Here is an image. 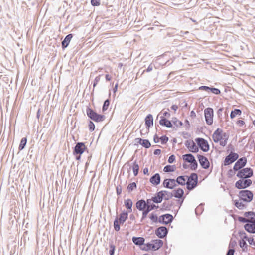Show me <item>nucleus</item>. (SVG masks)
<instances>
[{"label":"nucleus","mask_w":255,"mask_h":255,"mask_svg":"<svg viewBox=\"0 0 255 255\" xmlns=\"http://www.w3.org/2000/svg\"><path fill=\"white\" fill-rule=\"evenodd\" d=\"M161 180V177L158 173H156L150 179V182L153 186H157L159 184Z\"/></svg>","instance_id":"19"},{"label":"nucleus","mask_w":255,"mask_h":255,"mask_svg":"<svg viewBox=\"0 0 255 255\" xmlns=\"http://www.w3.org/2000/svg\"><path fill=\"white\" fill-rule=\"evenodd\" d=\"M198 176L196 173H192L190 176H187L186 181L187 188L189 190L194 189L197 184Z\"/></svg>","instance_id":"6"},{"label":"nucleus","mask_w":255,"mask_h":255,"mask_svg":"<svg viewBox=\"0 0 255 255\" xmlns=\"http://www.w3.org/2000/svg\"><path fill=\"white\" fill-rule=\"evenodd\" d=\"M142 139L140 138H137L135 139V141L137 144H141Z\"/></svg>","instance_id":"56"},{"label":"nucleus","mask_w":255,"mask_h":255,"mask_svg":"<svg viewBox=\"0 0 255 255\" xmlns=\"http://www.w3.org/2000/svg\"><path fill=\"white\" fill-rule=\"evenodd\" d=\"M247 159L245 157L239 159L235 164L233 169L235 171H238L244 167L246 164Z\"/></svg>","instance_id":"13"},{"label":"nucleus","mask_w":255,"mask_h":255,"mask_svg":"<svg viewBox=\"0 0 255 255\" xmlns=\"http://www.w3.org/2000/svg\"><path fill=\"white\" fill-rule=\"evenodd\" d=\"M187 180V176H180L177 178L176 182H177L179 184L181 185H185L186 184V181Z\"/></svg>","instance_id":"29"},{"label":"nucleus","mask_w":255,"mask_h":255,"mask_svg":"<svg viewBox=\"0 0 255 255\" xmlns=\"http://www.w3.org/2000/svg\"><path fill=\"white\" fill-rule=\"evenodd\" d=\"M143 173L144 174H146L147 175H149V170L148 169V168H145L143 169Z\"/></svg>","instance_id":"58"},{"label":"nucleus","mask_w":255,"mask_h":255,"mask_svg":"<svg viewBox=\"0 0 255 255\" xmlns=\"http://www.w3.org/2000/svg\"><path fill=\"white\" fill-rule=\"evenodd\" d=\"M175 160V156L174 155H171L168 158V162L169 163H172Z\"/></svg>","instance_id":"49"},{"label":"nucleus","mask_w":255,"mask_h":255,"mask_svg":"<svg viewBox=\"0 0 255 255\" xmlns=\"http://www.w3.org/2000/svg\"><path fill=\"white\" fill-rule=\"evenodd\" d=\"M234 252L235 251L234 249H229L227 254V255H234Z\"/></svg>","instance_id":"54"},{"label":"nucleus","mask_w":255,"mask_h":255,"mask_svg":"<svg viewBox=\"0 0 255 255\" xmlns=\"http://www.w3.org/2000/svg\"><path fill=\"white\" fill-rule=\"evenodd\" d=\"M149 218L152 222H157L158 221L157 216L154 213L151 214L149 215Z\"/></svg>","instance_id":"42"},{"label":"nucleus","mask_w":255,"mask_h":255,"mask_svg":"<svg viewBox=\"0 0 255 255\" xmlns=\"http://www.w3.org/2000/svg\"><path fill=\"white\" fill-rule=\"evenodd\" d=\"M183 159L185 162L190 163V168L195 170L197 169L198 164L194 156L191 154H187L183 155Z\"/></svg>","instance_id":"7"},{"label":"nucleus","mask_w":255,"mask_h":255,"mask_svg":"<svg viewBox=\"0 0 255 255\" xmlns=\"http://www.w3.org/2000/svg\"><path fill=\"white\" fill-rule=\"evenodd\" d=\"M161 150L160 149H156L154 151V154L155 155H159L161 153Z\"/></svg>","instance_id":"59"},{"label":"nucleus","mask_w":255,"mask_h":255,"mask_svg":"<svg viewBox=\"0 0 255 255\" xmlns=\"http://www.w3.org/2000/svg\"><path fill=\"white\" fill-rule=\"evenodd\" d=\"M210 87H209L208 86H202L199 88V90H204L206 91H208L209 90H210Z\"/></svg>","instance_id":"50"},{"label":"nucleus","mask_w":255,"mask_h":255,"mask_svg":"<svg viewBox=\"0 0 255 255\" xmlns=\"http://www.w3.org/2000/svg\"><path fill=\"white\" fill-rule=\"evenodd\" d=\"M192 146L189 147V150L192 152H196L198 151V147L195 144L194 142H192Z\"/></svg>","instance_id":"40"},{"label":"nucleus","mask_w":255,"mask_h":255,"mask_svg":"<svg viewBox=\"0 0 255 255\" xmlns=\"http://www.w3.org/2000/svg\"><path fill=\"white\" fill-rule=\"evenodd\" d=\"M244 238L251 245L254 243V239L252 237L249 238L247 236H244Z\"/></svg>","instance_id":"48"},{"label":"nucleus","mask_w":255,"mask_h":255,"mask_svg":"<svg viewBox=\"0 0 255 255\" xmlns=\"http://www.w3.org/2000/svg\"><path fill=\"white\" fill-rule=\"evenodd\" d=\"M88 127H89V130L91 131H93L95 129V125L93 123V122L92 121H90L88 123Z\"/></svg>","instance_id":"44"},{"label":"nucleus","mask_w":255,"mask_h":255,"mask_svg":"<svg viewBox=\"0 0 255 255\" xmlns=\"http://www.w3.org/2000/svg\"><path fill=\"white\" fill-rule=\"evenodd\" d=\"M239 220L240 221H242V222H244L248 221L247 220H246L245 218H243V217H240L239 218Z\"/></svg>","instance_id":"62"},{"label":"nucleus","mask_w":255,"mask_h":255,"mask_svg":"<svg viewBox=\"0 0 255 255\" xmlns=\"http://www.w3.org/2000/svg\"><path fill=\"white\" fill-rule=\"evenodd\" d=\"M245 239H242L239 241L240 247L242 249L244 252L247 251L248 250V245L246 242Z\"/></svg>","instance_id":"32"},{"label":"nucleus","mask_w":255,"mask_h":255,"mask_svg":"<svg viewBox=\"0 0 255 255\" xmlns=\"http://www.w3.org/2000/svg\"><path fill=\"white\" fill-rule=\"evenodd\" d=\"M86 149V147L83 143H77L74 148V153L81 155Z\"/></svg>","instance_id":"14"},{"label":"nucleus","mask_w":255,"mask_h":255,"mask_svg":"<svg viewBox=\"0 0 255 255\" xmlns=\"http://www.w3.org/2000/svg\"><path fill=\"white\" fill-rule=\"evenodd\" d=\"M253 193L250 190H243L239 192L238 196L240 200L247 203L252 201L253 199Z\"/></svg>","instance_id":"4"},{"label":"nucleus","mask_w":255,"mask_h":255,"mask_svg":"<svg viewBox=\"0 0 255 255\" xmlns=\"http://www.w3.org/2000/svg\"><path fill=\"white\" fill-rule=\"evenodd\" d=\"M100 80V75L97 76L95 78L94 83V85H93L94 87H95L98 84V83L99 82Z\"/></svg>","instance_id":"52"},{"label":"nucleus","mask_w":255,"mask_h":255,"mask_svg":"<svg viewBox=\"0 0 255 255\" xmlns=\"http://www.w3.org/2000/svg\"><path fill=\"white\" fill-rule=\"evenodd\" d=\"M178 109V106L177 105H173L171 106V109L173 110L174 112H176Z\"/></svg>","instance_id":"57"},{"label":"nucleus","mask_w":255,"mask_h":255,"mask_svg":"<svg viewBox=\"0 0 255 255\" xmlns=\"http://www.w3.org/2000/svg\"><path fill=\"white\" fill-rule=\"evenodd\" d=\"M167 233V230L165 227H160L156 231V235L159 238H164Z\"/></svg>","instance_id":"20"},{"label":"nucleus","mask_w":255,"mask_h":255,"mask_svg":"<svg viewBox=\"0 0 255 255\" xmlns=\"http://www.w3.org/2000/svg\"><path fill=\"white\" fill-rule=\"evenodd\" d=\"M242 114V111L240 109H235L232 111L230 114V117L231 119H233L237 116H240Z\"/></svg>","instance_id":"33"},{"label":"nucleus","mask_w":255,"mask_h":255,"mask_svg":"<svg viewBox=\"0 0 255 255\" xmlns=\"http://www.w3.org/2000/svg\"><path fill=\"white\" fill-rule=\"evenodd\" d=\"M152 70V67L151 66H149L146 70L147 72H149V71H151Z\"/></svg>","instance_id":"64"},{"label":"nucleus","mask_w":255,"mask_h":255,"mask_svg":"<svg viewBox=\"0 0 255 255\" xmlns=\"http://www.w3.org/2000/svg\"><path fill=\"white\" fill-rule=\"evenodd\" d=\"M210 90L211 92L216 95H219L220 94V90L217 88H210Z\"/></svg>","instance_id":"43"},{"label":"nucleus","mask_w":255,"mask_h":255,"mask_svg":"<svg viewBox=\"0 0 255 255\" xmlns=\"http://www.w3.org/2000/svg\"><path fill=\"white\" fill-rule=\"evenodd\" d=\"M128 213L123 212L119 215V218H117L114 222V227L116 231H118L120 229V224H123L127 220L128 217Z\"/></svg>","instance_id":"5"},{"label":"nucleus","mask_w":255,"mask_h":255,"mask_svg":"<svg viewBox=\"0 0 255 255\" xmlns=\"http://www.w3.org/2000/svg\"><path fill=\"white\" fill-rule=\"evenodd\" d=\"M124 203L126 208L128 210V212H131L132 211V207L133 205L132 200L130 199H127L125 200Z\"/></svg>","instance_id":"30"},{"label":"nucleus","mask_w":255,"mask_h":255,"mask_svg":"<svg viewBox=\"0 0 255 255\" xmlns=\"http://www.w3.org/2000/svg\"><path fill=\"white\" fill-rule=\"evenodd\" d=\"M105 78L107 81H110L112 79L111 76L109 74H106L105 76Z\"/></svg>","instance_id":"60"},{"label":"nucleus","mask_w":255,"mask_h":255,"mask_svg":"<svg viewBox=\"0 0 255 255\" xmlns=\"http://www.w3.org/2000/svg\"><path fill=\"white\" fill-rule=\"evenodd\" d=\"M73 36L72 34L67 35L64 40L62 42V46L63 48H65L69 45Z\"/></svg>","instance_id":"26"},{"label":"nucleus","mask_w":255,"mask_h":255,"mask_svg":"<svg viewBox=\"0 0 255 255\" xmlns=\"http://www.w3.org/2000/svg\"><path fill=\"white\" fill-rule=\"evenodd\" d=\"M91 3L93 6H99L100 5V0H91Z\"/></svg>","instance_id":"45"},{"label":"nucleus","mask_w":255,"mask_h":255,"mask_svg":"<svg viewBox=\"0 0 255 255\" xmlns=\"http://www.w3.org/2000/svg\"><path fill=\"white\" fill-rule=\"evenodd\" d=\"M244 215L246 217H249L251 216L250 221L254 220L255 221V213L253 212H245Z\"/></svg>","instance_id":"37"},{"label":"nucleus","mask_w":255,"mask_h":255,"mask_svg":"<svg viewBox=\"0 0 255 255\" xmlns=\"http://www.w3.org/2000/svg\"><path fill=\"white\" fill-rule=\"evenodd\" d=\"M200 149L204 152H207L209 149L208 142L203 138H198L195 140Z\"/></svg>","instance_id":"11"},{"label":"nucleus","mask_w":255,"mask_h":255,"mask_svg":"<svg viewBox=\"0 0 255 255\" xmlns=\"http://www.w3.org/2000/svg\"><path fill=\"white\" fill-rule=\"evenodd\" d=\"M212 138L215 142H220V145L225 146L227 143V138L226 133L222 129L217 128L213 133Z\"/></svg>","instance_id":"1"},{"label":"nucleus","mask_w":255,"mask_h":255,"mask_svg":"<svg viewBox=\"0 0 255 255\" xmlns=\"http://www.w3.org/2000/svg\"><path fill=\"white\" fill-rule=\"evenodd\" d=\"M88 117L95 122H101L105 120V116L97 113L92 109L88 107L86 109Z\"/></svg>","instance_id":"3"},{"label":"nucleus","mask_w":255,"mask_h":255,"mask_svg":"<svg viewBox=\"0 0 255 255\" xmlns=\"http://www.w3.org/2000/svg\"><path fill=\"white\" fill-rule=\"evenodd\" d=\"M173 219V217L169 214H166L161 216L159 218V221L163 224H167L170 223Z\"/></svg>","instance_id":"16"},{"label":"nucleus","mask_w":255,"mask_h":255,"mask_svg":"<svg viewBox=\"0 0 255 255\" xmlns=\"http://www.w3.org/2000/svg\"><path fill=\"white\" fill-rule=\"evenodd\" d=\"M139 167L137 163L134 162L132 166V170L134 176H137L138 173Z\"/></svg>","instance_id":"36"},{"label":"nucleus","mask_w":255,"mask_h":255,"mask_svg":"<svg viewBox=\"0 0 255 255\" xmlns=\"http://www.w3.org/2000/svg\"><path fill=\"white\" fill-rule=\"evenodd\" d=\"M164 192H159L157 193L156 195L153 197L152 200L155 203H161L163 199V195ZM151 201V200H150Z\"/></svg>","instance_id":"24"},{"label":"nucleus","mask_w":255,"mask_h":255,"mask_svg":"<svg viewBox=\"0 0 255 255\" xmlns=\"http://www.w3.org/2000/svg\"><path fill=\"white\" fill-rule=\"evenodd\" d=\"M109 105H110L109 100H105L104 103L103 107H102V111L103 112L106 111L108 109Z\"/></svg>","instance_id":"41"},{"label":"nucleus","mask_w":255,"mask_h":255,"mask_svg":"<svg viewBox=\"0 0 255 255\" xmlns=\"http://www.w3.org/2000/svg\"><path fill=\"white\" fill-rule=\"evenodd\" d=\"M163 114H164V115L165 116H167V117H169L170 116V114L168 112H164Z\"/></svg>","instance_id":"63"},{"label":"nucleus","mask_w":255,"mask_h":255,"mask_svg":"<svg viewBox=\"0 0 255 255\" xmlns=\"http://www.w3.org/2000/svg\"><path fill=\"white\" fill-rule=\"evenodd\" d=\"M153 140L155 143H158L160 140V138H159L157 135H155L153 138Z\"/></svg>","instance_id":"55"},{"label":"nucleus","mask_w":255,"mask_h":255,"mask_svg":"<svg viewBox=\"0 0 255 255\" xmlns=\"http://www.w3.org/2000/svg\"><path fill=\"white\" fill-rule=\"evenodd\" d=\"M136 188V184L135 182H132L130 184H129L127 190L128 192H131L134 189Z\"/></svg>","instance_id":"39"},{"label":"nucleus","mask_w":255,"mask_h":255,"mask_svg":"<svg viewBox=\"0 0 255 255\" xmlns=\"http://www.w3.org/2000/svg\"><path fill=\"white\" fill-rule=\"evenodd\" d=\"M162 144H165L168 140V138L166 136H162L160 138Z\"/></svg>","instance_id":"46"},{"label":"nucleus","mask_w":255,"mask_h":255,"mask_svg":"<svg viewBox=\"0 0 255 255\" xmlns=\"http://www.w3.org/2000/svg\"><path fill=\"white\" fill-rule=\"evenodd\" d=\"M175 169V165H168L164 167L163 171L165 172H174Z\"/></svg>","instance_id":"34"},{"label":"nucleus","mask_w":255,"mask_h":255,"mask_svg":"<svg viewBox=\"0 0 255 255\" xmlns=\"http://www.w3.org/2000/svg\"><path fill=\"white\" fill-rule=\"evenodd\" d=\"M132 240L133 242L136 245L138 246H141L145 245L144 244L145 239L143 237H132Z\"/></svg>","instance_id":"23"},{"label":"nucleus","mask_w":255,"mask_h":255,"mask_svg":"<svg viewBox=\"0 0 255 255\" xmlns=\"http://www.w3.org/2000/svg\"><path fill=\"white\" fill-rule=\"evenodd\" d=\"M26 143H27V138L26 137L22 138L21 140V141H20V144L19 146V149L20 150H22L24 148L25 145L26 144Z\"/></svg>","instance_id":"35"},{"label":"nucleus","mask_w":255,"mask_h":255,"mask_svg":"<svg viewBox=\"0 0 255 255\" xmlns=\"http://www.w3.org/2000/svg\"><path fill=\"white\" fill-rule=\"evenodd\" d=\"M159 123L161 125L166 126L168 128H171L172 126L171 122L164 117H161Z\"/></svg>","instance_id":"27"},{"label":"nucleus","mask_w":255,"mask_h":255,"mask_svg":"<svg viewBox=\"0 0 255 255\" xmlns=\"http://www.w3.org/2000/svg\"><path fill=\"white\" fill-rule=\"evenodd\" d=\"M150 202V200H147V205L146 206V210H144L142 213V219H144L146 217L148 212L153 209L155 207V205H149Z\"/></svg>","instance_id":"21"},{"label":"nucleus","mask_w":255,"mask_h":255,"mask_svg":"<svg viewBox=\"0 0 255 255\" xmlns=\"http://www.w3.org/2000/svg\"><path fill=\"white\" fill-rule=\"evenodd\" d=\"M236 124L240 127L243 126L245 124V122L243 120H238Z\"/></svg>","instance_id":"53"},{"label":"nucleus","mask_w":255,"mask_h":255,"mask_svg":"<svg viewBox=\"0 0 255 255\" xmlns=\"http://www.w3.org/2000/svg\"><path fill=\"white\" fill-rule=\"evenodd\" d=\"M251 179H240L235 183V187L239 189H245L249 187L252 184Z\"/></svg>","instance_id":"10"},{"label":"nucleus","mask_w":255,"mask_h":255,"mask_svg":"<svg viewBox=\"0 0 255 255\" xmlns=\"http://www.w3.org/2000/svg\"><path fill=\"white\" fill-rule=\"evenodd\" d=\"M238 155L236 153L231 152L224 160V165H229L235 161L238 158Z\"/></svg>","instance_id":"12"},{"label":"nucleus","mask_w":255,"mask_h":255,"mask_svg":"<svg viewBox=\"0 0 255 255\" xmlns=\"http://www.w3.org/2000/svg\"><path fill=\"white\" fill-rule=\"evenodd\" d=\"M173 196L177 198H181L184 194V191L182 189L178 188L173 190Z\"/></svg>","instance_id":"28"},{"label":"nucleus","mask_w":255,"mask_h":255,"mask_svg":"<svg viewBox=\"0 0 255 255\" xmlns=\"http://www.w3.org/2000/svg\"><path fill=\"white\" fill-rule=\"evenodd\" d=\"M145 124L147 128L153 125V118L151 114H148L145 119Z\"/></svg>","instance_id":"22"},{"label":"nucleus","mask_w":255,"mask_h":255,"mask_svg":"<svg viewBox=\"0 0 255 255\" xmlns=\"http://www.w3.org/2000/svg\"><path fill=\"white\" fill-rule=\"evenodd\" d=\"M204 113L206 124L208 125H212L214 117L213 109L211 108H207L204 110Z\"/></svg>","instance_id":"8"},{"label":"nucleus","mask_w":255,"mask_h":255,"mask_svg":"<svg viewBox=\"0 0 255 255\" xmlns=\"http://www.w3.org/2000/svg\"><path fill=\"white\" fill-rule=\"evenodd\" d=\"M163 245V242L161 240H153L150 243L145 244L142 249L144 251H156L161 248Z\"/></svg>","instance_id":"2"},{"label":"nucleus","mask_w":255,"mask_h":255,"mask_svg":"<svg viewBox=\"0 0 255 255\" xmlns=\"http://www.w3.org/2000/svg\"><path fill=\"white\" fill-rule=\"evenodd\" d=\"M141 145L146 148H149L151 146L150 142L147 139H143Z\"/></svg>","instance_id":"38"},{"label":"nucleus","mask_w":255,"mask_h":255,"mask_svg":"<svg viewBox=\"0 0 255 255\" xmlns=\"http://www.w3.org/2000/svg\"><path fill=\"white\" fill-rule=\"evenodd\" d=\"M198 158L201 166L204 169H207L209 167L210 163L206 157L202 155H198Z\"/></svg>","instance_id":"17"},{"label":"nucleus","mask_w":255,"mask_h":255,"mask_svg":"<svg viewBox=\"0 0 255 255\" xmlns=\"http://www.w3.org/2000/svg\"><path fill=\"white\" fill-rule=\"evenodd\" d=\"M163 185L165 188L173 189L176 186V181L174 179H166L164 180Z\"/></svg>","instance_id":"18"},{"label":"nucleus","mask_w":255,"mask_h":255,"mask_svg":"<svg viewBox=\"0 0 255 255\" xmlns=\"http://www.w3.org/2000/svg\"><path fill=\"white\" fill-rule=\"evenodd\" d=\"M110 249L109 253H110V255H114V251L115 250V245H114L113 244H111L110 245Z\"/></svg>","instance_id":"47"},{"label":"nucleus","mask_w":255,"mask_h":255,"mask_svg":"<svg viewBox=\"0 0 255 255\" xmlns=\"http://www.w3.org/2000/svg\"><path fill=\"white\" fill-rule=\"evenodd\" d=\"M147 203L146 204L145 201L143 200H141L137 202L136 204V208L139 210H143L146 208Z\"/></svg>","instance_id":"25"},{"label":"nucleus","mask_w":255,"mask_h":255,"mask_svg":"<svg viewBox=\"0 0 255 255\" xmlns=\"http://www.w3.org/2000/svg\"><path fill=\"white\" fill-rule=\"evenodd\" d=\"M242 200H236L235 201V206L239 209H243L246 207V204L243 203Z\"/></svg>","instance_id":"31"},{"label":"nucleus","mask_w":255,"mask_h":255,"mask_svg":"<svg viewBox=\"0 0 255 255\" xmlns=\"http://www.w3.org/2000/svg\"><path fill=\"white\" fill-rule=\"evenodd\" d=\"M160 192H165V193H164V194L163 195V199L164 198L166 200L168 199L169 195H168V192L167 191H161Z\"/></svg>","instance_id":"51"},{"label":"nucleus","mask_w":255,"mask_h":255,"mask_svg":"<svg viewBox=\"0 0 255 255\" xmlns=\"http://www.w3.org/2000/svg\"><path fill=\"white\" fill-rule=\"evenodd\" d=\"M118 84L117 83L115 85V87L113 89L114 93H116L117 92V89H118Z\"/></svg>","instance_id":"61"},{"label":"nucleus","mask_w":255,"mask_h":255,"mask_svg":"<svg viewBox=\"0 0 255 255\" xmlns=\"http://www.w3.org/2000/svg\"><path fill=\"white\" fill-rule=\"evenodd\" d=\"M249 223L244 225L245 229L251 233H255V221H248Z\"/></svg>","instance_id":"15"},{"label":"nucleus","mask_w":255,"mask_h":255,"mask_svg":"<svg viewBox=\"0 0 255 255\" xmlns=\"http://www.w3.org/2000/svg\"><path fill=\"white\" fill-rule=\"evenodd\" d=\"M253 170L250 168H245L239 170L237 176L240 178H247L253 176Z\"/></svg>","instance_id":"9"}]
</instances>
